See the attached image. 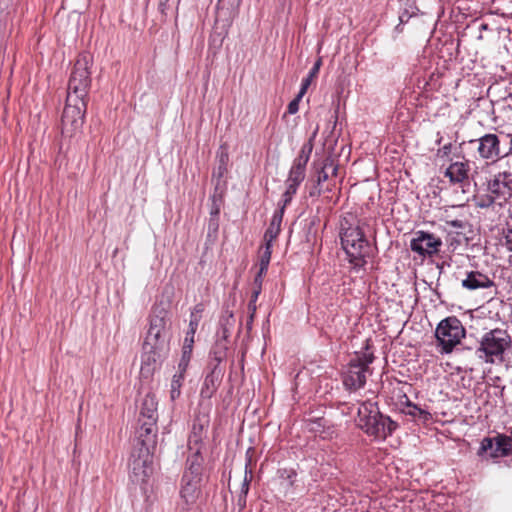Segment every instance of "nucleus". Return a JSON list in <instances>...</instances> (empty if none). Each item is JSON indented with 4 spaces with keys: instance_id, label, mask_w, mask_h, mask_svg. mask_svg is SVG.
<instances>
[{
    "instance_id": "nucleus-29",
    "label": "nucleus",
    "mask_w": 512,
    "mask_h": 512,
    "mask_svg": "<svg viewBox=\"0 0 512 512\" xmlns=\"http://www.w3.org/2000/svg\"><path fill=\"white\" fill-rule=\"evenodd\" d=\"M305 176V171L290 168L286 179V186L298 190L300 184L304 181Z\"/></svg>"
},
{
    "instance_id": "nucleus-12",
    "label": "nucleus",
    "mask_w": 512,
    "mask_h": 512,
    "mask_svg": "<svg viewBox=\"0 0 512 512\" xmlns=\"http://www.w3.org/2000/svg\"><path fill=\"white\" fill-rule=\"evenodd\" d=\"M468 143L476 149L479 158L483 160L495 162L500 158V140L496 134L487 133Z\"/></svg>"
},
{
    "instance_id": "nucleus-34",
    "label": "nucleus",
    "mask_w": 512,
    "mask_h": 512,
    "mask_svg": "<svg viewBox=\"0 0 512 512\" xmlns=\"http://www.w3.org/2000/svg\"><path fill=\"white\" fill-rule=\"evenodd\" d=\"M204 311V305L202 303L196 304L190 314L189 326L188 328L198 329L199 323L202 318V313Z\"/></svg>"
},
{
    "instance_id": "nucleus-40",
    "label": "nucleus",
    "mask_w": 512,
    "mask_h": 512,
    "mask_svg": "<svg viewBox=\"0 0 512 512\" xmlns=\"http://www.w3.org/2000/svg\"><path fill=\"white\" fill-rule=\"evenodd\" d=\"M241 2L242 0H218L217 7L218 9L223 10L224 6L227 4L232 12H236L240 7Z\"/></svg>"
},
{
    "instance_id": "nucleus-5",
    "label": "nucleus",
    "mask_w": 512,
    "mask_h": 512,
    "mask_svg": "<svg viewBox=\"0 0 512 512\" xmlns=\"http://www.w3.org/2000/svg\"><path fill=\"white\" fill-rule=\"evenodd\" d=\"M167 311L163 308H154L149 316V329L146 334L143 349H157L169 351V339L166 332Z\"/></svg>"
},
{
    "instance_id": "nucleus-21",
    "label": "nucleus",
    "mask_w": 512,
    "mask_h": 512,
    "mask_svg": "<svg viewBox=\"0 0 512 512\" xmlns=\"http://www.w3.org/2000/svg\"><path fill=\"white\" fill-rule=\"evenodd\" d=\"M505 177V173H498L488 182V191L496 200L506 201L512 197L507 183L504 182Z\"/></svg>"
},
{
    "instance_id": "nucleus-38",
    "label": "nucleus",
    "mask_w": 512,
    "mask_h": 512,
    "mask_svg": "<svg viewBox=\"0 0 512 512\" xmlns=\"http://www.w3.org/2000/svg\"><path fill=\"white\" fill-rule=\"evenodd\" d=\"M297 473L294 469L280 470V477L287 482L289 486H293Z\"/></svg>"
},
{
    "instance_id": "nucleus-56",
    "label": "nucleus",
    "mask_w": 512,
    "mask_h": 512,
    "mask_svg": "<svg viewBox=\"0 0 512 512\" xmlns=\"http://www.w3.org/2000/svg\"><path fill=\"white\" fill-rule=\"evenodd\" d=\"M169 0H159L158 9L162 14L166 13L167 3Z\"/></svg>"
},
{
    "instance_id": "nucleus-57",
    "label": "nucleus",
    "mask_w": 512,
    "mask_h": 512,
    "mask_svg": "<svg viewBox=\"0 0 512 512\" xmlns=\"http://www.w3.org/2000/svg\"><path fill=\"white\" fill-rule=\"evenodd\" d=\"M213 229L214 231L218 230V219H215L214 217H211L209 222V229Z\"/></svg>"
},
{
    "instance_id": "nucleus-3",
    "label": "nucleus",
    "mask_w": 512,
    "mask_h": 512,
    "mask_svg": "<svg viewBox=\"0 0 512 512\" xmlns=\"http://www.w3.org/2000/svg\"><path fill=\"white\" fill-rule=\"evenodd\" d=\"M511 346L510 334L504 329L496 328L483 334L479 346L475 350V355L487 364L502 363L505 360L506 350Z\"/></svg>"
},
{
    "instance_id": "nucleus-60",
    "label": "nucleus",
    "mask_w": 512,
    "mask_h": 512,
    "mask_svg": "<svg viewBox=\"0 0 512 512\" xmlns=\"http://www.w3.org/2000/svg\"><path fill=\"white\" fill-rule=\"evenodd\" d=\"M436 144L440 145L442 142L443 137L440 135V133L437 134Z\"/></svg>"
},
{
    "instance_id": "nucleus-41",
    "label": "nucleus",
    "mask_w": 512,
    "mask_h": 512,
    "mask_svg": "<svg viewBox=\"0 0 512 512\" xmlns=\"http://www.w3.org/2000/svg\"><path fill=\"white\" fill-rule=\"evenodd\" d=\"M303 96H304L303 93L298 92L296 97L292 101H290V103L288 104V106H287V113L295 114V113L298 112V110H299V103H300L301 99L303 98Z\"/></svg>"
},
{
    "instance_id": "nucleus-22",
    "label": "nucleus",
    "mask_w": 512,
    "mask_h": 512,
    "mask_svg": "<svg viewBox=\"0 0 512 512\" xmlns=\"http://www.w3.org/2000/svg\"><path fill=\"white\" fill-rule=\"evenodd\" d=\"M469 165L468 162L455 161L452 162L445 170L444 176L449 178L450 183L459 184L468 179Z\"/></svg>"
},
{
    "instance_id": "nucleus-1",
    "label": "nucleus",
    "mask_w": 512,
    "mask_h": 512,
    "mask_svg": "<svg viewBox=\"0 0 512 512\" xmlns=\"http://www.w3.org/2000/svg\"><path fill=\"white\" fill-rule=\"evenodd\" d=\"M340 240L347 259L353 268H364L373 256L372 247L359 223L350 222L346 217L341 220Z\"/></svg>"
},
{
    "instance_id": "nucleus-25",
    "label": "nucleus",
    "mask_w": 512,
    "mask_h": 512,
    "mask_svg": "<svg viewBox=\"0 0 512 512\" xmlns=\"http://www.w3.org/2000/svg\"><path fill=\"white\" fill-rule=\"evenodd\" d=\"M313 150L312 141L304 143L299 151L298 156L294 159L291 168L302 170L306 172V166L310 159L311 153Z\"/></svg>"
},
{
    "instance_id": "nucleus-8",
    "label": "nucleus",
    "mask_w": 512,
    "mask_h": 512,
    "mask_svg": "<svg viewBox=\"0 0 512 512\" xmlns=\"http://www.w3.org/2000/svg\"><path fill=\"white\" fill-rule=\"evenodd\" d=\"M372 353H356L349 363L347 370L343 373V385L349 391L361 389L366 384V373L369 365L373 362Z\"/></svg>"
},
{
    "instance_id": "nucleus-42",
    "label": "nucleus",
    "mask_w": 512,
    "mask_h": 512,
    "mask_svg": "<svg viewBox=\"0 0 512 512\" xmlns=\"http://www.w3.org/2000/svg\"><path fill=\"white\" fill-rule=\"evenodd\" d=\"M451 153H452V144L447 143L437 150L436 156L438 158L450 160Z\"/></svg>"
},
{
    "instance_id": "nucleus-55",
    "label": "nucleus",
    "mask_w": 512,
    "mask_h": 512,
    "mask_svg": "<svg viewBox=\"0 0 512 512\" xmlns=\"http://www.w3.org/2000/svg\"><path fill=\"white\" fill-rule=\"evenodd\" d=\"M246 498H247V495H244V494H240L239 495V498H238V501H237V505L239 506L240 509H244L245 506H246Z\"/></svg>"
},
{
    "instance_id": "nucleus-14",
    "label": "nucleus",
    "mask_w": 512,
    "mask_h": 512,
    "mask_svg": "<svg viewBox=\"0 0 512 512\" xmlns=\"http://www.w3.org/2000/svg\"><path fill=\"white\" fill-rule=\"evenodd\" d=\"M168 352L169 351L158 352L157 349H143L140 368L141 377L145 379L151 378Z\"/></svg>"
},
{
    "instance_id": "nucleus-47",
    "label": "nucleus",
    "mask_w": 512,
    "mask_h": 512,
    "mask_svg": "<svg viewBox=\"0 0 512 512\" xmlns=\"http://www.w3.org/2000/svg\"><path fill=\"white\" fill-rule=\"evenodd\" d=\"M196 329H192V328H188L187 332H186V336L184 338V342L183 344L186 345L188 344L189 346H193L194 345V336L196 334Z\"/></svg>"
},
{
    "instance_id": "nucleus-11",
    "label": "nucleus",
    "mask_w": 512,
    "mask_h": 512,
    "mask_svg": "<svg viewBox=\"0 0 512 512\" xmlns=\"http://www.w3.org/2000/svg\"><path fill=\"white\" fill-rule=\"evenodd\" d=\"M487 452H490L491 458L510 455L512 453V437L505 434H497L493 438H483L477 454L481 457Z\"/></svg>"
},
{
    "instance_id": "nucleus-9",
    "label": "nucleus",
    "mask_w": 512,
    "mask_h": 512,
    "mask_svg": "<svg viewBox=\"0 0 512 512\" xmlns=\"http://www.w3.org/2000/svg\"><path fill=\"white\" fill-rule=\"evenodd\" d=\"M153 452L147 448H137L131 454L129 478L143 489L153 473Z\"/></svg>"
},
{
    "instance_id": "nucleus-26",
    "label": "nucleus",
    "mask_w": 512,
    "mask_h": 512,
    "mask_svg": "<svg viewBox=\"0 0 512 512\" xmlns=\"http://www.w3.org/2000/svg\"><path fill=\"white\" fill-rule=\"evenodd\" d=\"M327 420L325 418H315L308 421V429L310 432L319 435L325 439L331 437L334 431L331 427L327 426Z\"/></svg>"
},
{
    "instance_id": "nucleus-36",
    "label": "nucleus",
    "mask_w": 512,
    "mask_h": 512,
    "mask_svg": "<svg viewBox=\"0 0 512 512\" xmlns=\"http://www.w3.org/2000/svg\"><path fill=\"white\" fill-rule=\"evenodd\" d=\"M504 246L508 251L512 252V222L507 223L506 228L503 229Z\"/></svg>"
},
{
    "instance_id": "nucleus-45",
    "label": "nucleus",
    "mask_w": 512,
    "mask_h": 512,
    "mask_svg": "<svg viewBox=\"0 0 512 512\" xmlns=\"http://www.w3.org/2000/svg\"><path fill=\"white\" fill-rule=\"evenodd\" d=\"M496 199L493 196L487 195L486 197L481 198V200L477 203V206L480 208H488L494 204Z\"/></svg>"
},
{
    "instance_id": "nucleus-31",
    "label": "nucleus",
    "mask_w": 512,
    "mask_h": 512,
    "mask_svg": "<svg viewBox=\"0 0 512 512\" xmlns=\"http://www.w3.org/2000/svg\"><path fill=\"white\" fill-rule=\"evenodd\" d=\"M328 168H331L332 174L336 175V173L338 171V166L334 164V161L332 159H326L321 170L318 172L317 181H316L317 185L320 186L322 182H325L326 180H328L329 175L326 171Z\"/></svg>"
},
{
    "instance_id": "nucleus-24",
    "label": "nucleus",
    "mask_w": 512,
    "mask_h": 512,
    "mask_svg": "<svg viewBox=\"0 0 512 512\" xmlns=\"http://www.w3.org/2000/svg\"><path fill=\"white\" fill-rule=\"evenodd\" d=\"M227 350L228 343L215 340L209 353L210 360L208 366L220 367V364L226 359Z\"/></svg>"
},
{
    "instance_id": "nucleus-10",
    "label": "nucleus",
    "mask_w": 512,
    "mask_h": 512,
    "mask_svg": "<svg viewBox=\"0 0 512 512\" xmlns=\"http://www.w3.org/2000/svg\"><path fill=\"white\" fill-rule=\"evenodd\" d=\"M442 240L433 233L419 230L415 233V237L410 241V248L419 256L433 257L440 251Z\"/></svg>"
},
{
    "instance_id": "nucleus-37",
    "label": "nucleus",
    "mask_w": 512,
    "mask_h": 512,
    "mask_svg": "<svg viewBox=\"0 0 512 512\" xmlns=\"http://www.w3.org/2000/svg\"><path fill=\"white\" fill-rule=\"evenodd\" d=\"M280 231H281V228H277V227L269 225V227L267 228V230L265 231V234H264L265 243L272 244L273 241L278 237Z\"/></svg>"
},
{
    "instance_id": "nucleus-20",
    "label": "nucleus",
    "mask_w": 512,
    "mask_h": 512,
    "mask_svg": "<svg viewBox=\"0 0 512 512\" xmlns=\"http://www.w3.org/2000/svg\"><path fill=\"white\" fill-rule=\"evenodd\" d=\"M203 464L204 457L202 455V451H189V454L186 459V468L183 475L192 478L202 479L204 471Z\"/></svg>"
},
{
    "instance_id": "nucleus-46",
    "label": "nucleus",
    "mask_w": 512,
    "mask_h": 512,
    "mask_svg": "<svg viewBox=\"0 0 512 512\" xmlns=\"http://www.w3.org/2000/svg\"><path fill=\"white\" fill-rule=\"evenodd\" d=\"M267 273V271H262L259 269L258 273L256 274L253 282V286L255 289L262 290V283H263V277Z\"/></svg>"
},
{
    "instance_id": "nucleus-30",
    "label": "nucleus",
    "mask_w": 512,
    "mask_h": 512,
    "mask_svg": "<svg viewBox=\"0 0 512 512\" xmlns=\"http://www.w3.org/2000/svg\"><path fill=\"white\" fill-rule=\"evenodd\" d=\"M321 64L322 60L319 58L314 63L313 67L310 69L308 75L305 78H303L299 92L303 93L304 95L306 94L309 86L311 85V82L313 81L314 78L317 77L320 71Z\"/></svg>"
},
{
    "instance_id": "nucleus-39",
    "label": "nucleus",
    "mask_w": 512,
    "mask_h": 512,
    "mask_svg": "<svg viewBox=\"0 0 512 512\" xmlns=\"http://www.w3.org/2000/svg\"><path fill=\"white\" fill-rule=\"evenodd\" d=\"M296 192V189L286 186V190L282 195V204L280 205L279 208H283V211H285L286 206L290 204Z\"/></svg>"
},
{
    "instance_id": "nucleus-28",
    "label": "nucleus",
    "mask_w": 512,
    "mask_h": 512,
    "mask_svg": "<svg viewBox=\"0 0 512 512\" xmlns=\"http://www.w3.org/2000/svg\"><path fill=\"white\" fill-rule=\"evenodd\" d=\"M217 161L218 165L213 171V177L220 179L227 172L229 156L226 150L221 148V150L217 153Z\"/></svg>"
},
{
    "instance_id": "nucleus-2",
    "label": "nucleus",
    "mask_w": 512,
    "mask_h": 512,
    "mask_svg": "<svg viewBox=\"0 0 512 512\" xmlns=\"http://www.w3.org/2000/svg\"><path fill=\"white\" fill-rule=\"evenodd\" d=\"M358 426L375 439L385 440L399 427L389 416L383 415L376 402L365 401L358 408Z\"/></svg>"
},
{
    "instance_id": "nucleus-58",
    "label": "nucleus",
    "mask_w": 512,
    "mask_h": 512,
    "mask_svg": "<svg viewBox=\"0 0 512 512\" xmlns=\"http://www.w3.org/2000/svg\"><path fill=\"white\" fill-rule=\"evenodd\" d=\"M260 293H261V290L253 288V292H252L250 301L251 302H256L258 297H259V295H260Z\"/></svg>"
},
{
    "instance_id": "nucleus-4",
    "label": "nucleus",
    "mask_w": 512,
    "mask_h": 512,
    "mask_svg": "<svg viewBox=\"0 0 512 512\" xmlns=\"http://www.w3.org/2000/svg\"><path fill=\"white\" fill-rule=\"evenodd\" d=\"M92 63L93 58L89 53H82L78 56L69 78L67 95L73 94L87 99L91 85L90 68Z\"/></svg>"
},
{
    "instance_id": "nucleus-33",
    "label": "nucleus",
    "mask_w": 512,
    "mask_h": 512,
    "mask_svg": "<svg viewBox=\"0 0 512 512\" xmlns=\"http://www.w3.org/2000/svg\"><path fill=\"white\" fill-rule=\"evenodd\" d=\"M192 351L193 346L183 344L181 358L178 363V371L186 372L192 357Z\"/></svg>"
},
{
    "instance_id": "nucleus-23",
    "label": "nucleus",
    "mask_w": 512,
    "mask_h": 512,
    "mask_svg": "<svg viewBox=\"0 0 512 512\" xmlns=\"http://www.w3.org/2000/svg\"><path fill=\"white\" fill-rule=\"evenodd\" d=\"M234 316L229 310L223 312L219 320V326L216 331L215 340L228 343L231 331L234 327Z\"/></svg>"
},
{
    "instance_id": "nucleus-49",
    "label": "nucleus",
    "mask_w": 512,
    "mask_h": 512,
    "mask_svg": "<svg viewBox=\"0 0 512 512\" xmlns=\"http://www.w3.org/2000/svg\"><path fill=\"white\" fill-rule=\"evenodd\" d=\"M414 14H415V12H414V11H412V12L410 13L407 9H405V10H404L403 12H401V13H400V15H399V21H400V23H401V24L406 23V22L409 20V18H410L412 15H414Z\"/></svg>"
},
{
    "instance_id": "nucleus-32",
    "label": "nucleus",
    "mask_w": 512,
    "mask_h": 512,
    "mask_svg": "<svg viewBox=\"0 0 512 512\" xmlns=\"http://www.w3.org/2000/svg\"><path fill=\"white\" fill-rule=\"evenodd\" d=\"M184 374L185 372L178 371V373H176L172 378L170 390V396L172 400H175L180 396L181 387L184 381Z\"/></svg>"
},
{
    "instance_id": "nucleus-16",
    "label": "nucleus",
    "mask_w": 512,
    "mask_h": 512,
    "mask_svg": "<svg viewBox=\"0 0 512 512\" xmlns=\"http://www.w3.org/2000/svg\"><path fill=\"white\" fill-rule=\"evenodd\" d=\"M201 481L202 479L182 476L180 496L188 507L196 503L201 493Z\"/></svg>"
},
{
    "instance_id": "nucleus-13",
    "label": "nucleus",
    "mask_w": 512,
    "mask_h": 512,
    "mask_svg": "<svg viewBox=\"0 0 512 512\" xmlns=\"http://www.w3.org/2000/svg\"><path fill=\"white\" fill-rule=\"evenodd\" d=\"M210 419L205 413L195 415L192 423V428L188 437V450L189 451H202L204 447V438L206 437L207 429L209 427Z\"/></svg>"
},
{
    "instance_id": "nucleus-7",
    "label": "nucleus",
    "mask_w": 512,
    "mask_h": 512,
    "mask_svg": "<svg viewBox=\"0 0 512 512\" xmlns=\"http://www.w3.org/2000/svg\"><path fill=\"white\" fill-rule=\"evenodd\" d=\"M87 109L86 98L75 95H67L61 119L62 133L72 136L81 130Z\"/></svg>"
},
{
    "instance_id": "nucleus-43",
    "label": "nucleus",
    "mask_w": 512,
    "mask_h": 512,
    "mask_svg": "<svg viewBox=\"0 0 512 512\" xmlns=\"http://www.w3.org/2000/svg\"><path fill=\"white\" fill-rule=\"evenodd\" d=\"M283 216H284L283 208H278L274 212V214L272 216V219H271V222H270L269 225L277 227V228H281V223H282V220H283Z\"/></svg>"
},
{
    "instance_id": "nucleus-54",
    "label": "nucleus",
    "mask_w": 512,
    "mask_h": 512,
    "mask_svg": "<svg viewBox=\"0 0 512 512\" xmlns=\"http://www.w3.org/2000/svg\"><path fill=\"white\" fill-rule=\"evenodd\" d=\"M251 480H252V471L248 470V465H246L245 475H244V479H243L242 483H247L250 485Z\"/></svg>"
},
{
    "instance_id": "nucleus-52",
    "label": "nucleus",
    "mask_w": 512,
    "mask_h": 512,
    "mask_svg": "<svg viewBox=\"0 0 512 512\" xmlns=\"http://www.w3.org/2000/svg\"><path fill=\"white\" fill-rule=\"evenodd\" d=\"M256 310H257L256 302L249 301V303H248V311L250 313V316H249L250 321L253 320Z\"/></svg>"
},
{
    "instance_id": "nucleus-27",
    "label": "nucleus",
    "mask_w": 512,
    "mask_h": 512,
    "mask_svg": "<svg viewBox=\"0 0 512 512\" xmlns=\"http://www.w3.org/2000/svg\"><path fill=\"white\" fill-rule=\"evenodd\" d=\"M403 411L406 415H409L414 419L421 420L422 422H426L431 419V414L428 411L412 403L408 398H406V408Z\"/></svg>"
},
{
    "instance_id": "nucleus-50",
    "label": "nucleus",
    "mask_w": 512,
    "mask_h": 512,
    "mask_svg": "<svg viewBox=\"0 0 512 512\" xmlns=\"http://www.w3.org/2000/svg\"><path fill=\"white\" fill-rule=\"evenodd\" d=\"M478 30H479V35L477 36V39H479V40L483 39V31H492L490 26L484 22L479 24Z\"/></svg>"
},
{
    "instance_id": "nucleus-19",
    "label": "nucleus",
    "mask_w": 512,
    "mask_h": 512,
    "mask_svg": "<svg viewBox=\"0 0 512 512\" xmlns=\"http://www.w3.org/2000/svg\"><path fill=\"white\" fill-rule=\"evenodd\" d=\"M158 402L154 394L147 393L141 402L140 412L138 421L146 422H157L158 421V412H157Z\"/></svg>"
},
{
    "instance_id": "nucleus-18",
    "label": "nucleus",
    "mask_w": 512,
    "mask_h": 512,
    "mask_svg": "<svg viewBox=\"0 0 512 512\" xmlns=\"http://www.w3.org/2000/svg\"><path fill=\"white\" fill-rule=\"evenodd\" d=\"M210 372L206 375L201 387V396L211 398L217 391L223 378V369L221 367L208 366Z\"/></svg>"
},
{
    "instance_id": "nucleus-6",
    "label": "nucleus",
    "mask_w": 512,
    "mask_h": 512,
    "mask_svg": "<svg viewBox=\"0 0 512 512\" xmlns=\"http://www.w3.org/2000/svg\"><path fill=\"white\" fill-rule=\"evenodd\" d=\"M465 335L466 330L457 317L450 316L440 321L435 330L440 353H451Z\"/></svg>"
},
{
    "instance_id": "nucleus-53",
    "label": "nucleus",
    "mask_w": 512,
    "mask_h": 512,
    "mask_svg": "<svg viewBox=\"0 0 512 512\" xmlns=\"http://www.w3.org/2000/svg\"><path fill=\"white\" fill-rule=\"evenodd\" d=\"M505 173V179H504V182L507 183V188L510 189V192H511V195H512V173L510 172H504Z\"/></svg>"
},
{
    "instance_id": "nucleus-59",
    "label": "nucleus",
    "mask_w": 512,
    "mask_h": 512,
    "mask_svg": "<svg viewBox=\"0 0 512 512\" xmlns=\"http://www.w3.org/2000/svg\"><path fill=\"white\" fill-rule=\"evenodd\" d=\"M249 487L250 485L247 484V483H242L241 485V491H240V494H244V495H247L248 492H249Z\"/></svg>"
},
{
    "instance_id": "nucleus-51",
    "label": "nucleus",
    "mask_w": 512,
    "mask_h": 512,
    "mask_svg": "<svg viewBox=\"0 0 512 512\" xmlns=\"http://www.w3.org/2000/svg\"><path fill=\"white\" fill-rule=\"evenodd\" d=\"M322 193V189L319 185L315 184L309 192L310 197H318Z\"/></svg>"
},
{
    "instance_id": "nucleus-17",
    "label": "nucleus",
    "mask_w": 512,
    "mask_h": 512,
    "mask_svg": "<svg viewBox=\"0 0 512 512\" xmlns=\"http://www.w3.org/2000/svg\"><path fill=\"white\" fill-rule=\"evenodd\" d=\"M461 285L467 290L488 289L495 285L494 281L480 271H469Z\"/></svg>"
},
{
    "instance_id": "nucleus-48",
    "label": "nucleus",
    "mask_w": 512,
    "mask_h": 512,
    "mask_svg": "<svg viewBox=\"0 0 512 512\" xmlns=\"http://www.w3.org/2000/svg\"><path fill=\"white\" fill-rule=\"evenodd\" d=\"M220 214V205L216 202L215 196L212 197V206L210 209V216L218 219Z\"/></svg>"
},
{
    "instance_id": "nucleus-35",
    "label": "nucleus",
    "mask_w": 512,
    "mask_h": 512,
    "mask_svg": "<svg viewBox=\"0 0 512 512\" xmlns=\"http://www.w3.org/2000/svg\"><path fill=\"white\" fill-rule=\"evenodd\" d=\"M271 254H272V244L265 243L263 247V251L260 255V263H259V269L262 271H267L268 266L271 260Z\"/></svg>"
},
{
    "instance_id": "nucleus-44",
    "label": "nucleus",
    "mask_w": 512,
    "mask_h": 512,
    "mask_svg": "<svg viewBox=\"0 0 512 512\" xmlns=\"http://www.w3.org/2000/svg\"><path fill=\"white\" fill-rule=\"evenodd\" d=\"M446 224L450 227L460 230H464L467 226H469V223L467 221L459 219L446 220Z\"/></svg>"
},
{
    "instance_id": "nucleus-15",
    "label": "nucleus",
    "mask_w": 512,
    "mask_h": 512,
    "mask_svg": "<svg viewBox=\"0 0 512 512\" xmlns=\"http://www.w3.org/2000/svg\"><path fill=\"white\" fill-rule=\"evenodd\" d=\"M139 429L137 430V444L139 448H147L153 452L157 444L158 426L157 422L138 421Z\"/></svg>"
}]
</instances>
